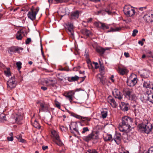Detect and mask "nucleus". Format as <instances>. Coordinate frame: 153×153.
<instances>
[{"label":"nucleus","mask_w":153,"mask_h":153,"mask_svg":"<svg viewBox=\"0 0 153 153\" xmlns=\"http://www.w3.org/2000/svg\"><path fill=\"white\" fill-rule=\"evenodd\" d=\"M83 33L87 36H89L91 33V32L89 30L86 29H85L83 30Z\"/></svg>","instance_id":"nucleus-42"},{"label":"nucleus","mask_w":153,"mask_h":153,"mask_svg":"<svg viewBox=\"0 0 153 153\" xmlns=\"http://www.w3.org/2000/svg\"><path fill=\"white\" fill-rule=\"evenodd\" d=\"M56 143L58 145L62 146L63 145V144L62 141L60 140L59 138H58V139L55 140V141L54 140Z\"/></svg>","instance_id":"nucleus-36"},{"label":"nucleus","mask_w":153,"mask_h":153,"mask_svg":"<svg viewBox=\"0 0 153 153\" xmlns=\"http://www.w3.org/2000/svg\"><path fill=\"white\" fill-rule=\"evenodd\" d=\"M104 69L105 68L104 66L102 65H100L99 69L100 72L101 73L103 74L104 73Z\"/></svg>","instance_id":"nucleus-45"},{"label":"nucleus","mask_w":153,"mask_h":153,"mask_svg":"<svg viewBox=\"0 0 153 153\" xmlns=\"http://www.w3.org/2000/svg\"><path fill=\"white\" fill-rule=\"evenodd\" d=\"M86 153H98L95 150L89 149Z\"/></svg>","instance_id":"nucleus-47"},{"label":"nucleus","mask_w":153,"mask_h":153,"mask_svg":"<svg viewBox=\"0 0 153 153\" xmlns=\"http://www.w3.org/2000/svg\"><path fill=\"white\" fill-rule=\"evenodd\" d=\"M20 50H23V48H20L13 47L10 48L8 50V52L10 54H12L16 52L19 53L20 52Z\"/></svg>","instance_id":"nucleus-17"},{"label":"nucleus","mask_w":153,"mask_h":153,"mask_svg":"<svg viewBox=\"0 0 153 153\" xmlns=\"http://www.w3.org/2000/svg\"><path fill=\"white\" fill-rule=\"evenodd\" d=\"M146 94L148 95V100L150 102L153 103V91L148 90L146 91Z\"/></svg>","instance_id":"nucleus-21"},{"label":"nucleus","mask_w":153,"mask_h":153,"mask_svg":"<svg viewBox=\"0 0 153 153\" xmlns=\"http://www.w3.org/2000/svg\"><path fill=\"white\" fill-rule=\"evenodd\" d=\"M71 115L73 117H74L79 119H82V117L80 115H78L77 114H75L74 113H71Z\"/></svg>","instance_id":"nucleus-38"},{"label":"nucleus","mask_w":153,"mask_h":153,"mask_svg":"<svg viewBox=\"0 0 153 153\" xmlns=\"http://www.w3.org/2000/svg\"><path fill=\"white\" fill-rule=\"evenodd\" d=\"M124 12L125 15L128 17L133 16L135 14L136 12L132 7L126 6L124 8Z\"/></svg>","instance_id":"nucleus-3"},{"label":"nucleus","mask_w":153,"mask_h":153,"mask_svg":"<svg viewBox=\"0 0 153 153\" xmlns=\"http://www.w3.org/2000/svg\"><path fill=\"white\" fill-rule=\"evenodd\" d=\"M109 28V25L107 24L102 23V22L100 29L103 30H105L108 29Z\"/></svg>","instance_id":"nucleus-31"},{"label":"nucleus","mask_w":153,"mask_h":153,"mask_svg":"<svg viewBox=\"0 0 153 153\" xmlns=\"http://www.w3.org/2000/svg\"><path fill=\"white\" fill-rule=\"evenodd\" d=\"M42 82L43 85L47 86H53L56 83L55 79L51 78L44 79Z\"/></svg>","instance_id":"nucleus-8"},{"label":"nucleus","mask_w":153,"mask_h":153,"mask_svg":"<svg viewBox=\"0 0 153 153\" xmlns=\"http://www.w3.org/2000/svg\"><path fill=\"white\" fill-rule=\"evenodd\" d=\"M88 66L89 68H91L92 66V64L91 63V62H89V63L88 64Z\"/></svg>","instance_id":"nucleus-62"},{"label":"nucleus","mask_w":153,"mask_h":153,"mask_svg":"<svg viewBox=\"0 0 153 153\" xmlns=\"http://www.w3.org/2000/svg\"><path fill=\"white\" fill-rule=\"evenodd\" d=\"M141 100L143 102H146L147 101V99L146 98V97H144V96H142L140 98Z\"/></svg>","instance_id":"nucleus-48"},{"label":"nucleus","mask_w":153,"mask_h":153,"mask_svg":"<svg viewBox=\"0 0 153 153\" xmlns=\"http://www.w3.org/2000/svg\"><path fill=\"white\" fill-rule=\"evenodd\" d=\"M16 65L18 67V70H19L22 68V63L21 62L19 61L17 62L16 63Z\"/></svg>","instance_id":"nucleus-46"},{"label":"nucleus","mask_w":153,"mask_h":153,"mask_svg":"<svg viewBox=\"0 0 153 153\" xmlns=\"http://www.w3.org/2000/svg\"><path fill=\"white\" fill-rule=\"evenodd\" d=\"M100 80V82L102 84H104L105 83V82L104 80H103V78L101 77V78H99Z\"/></svg>","instance_id":"nucleus-55"},{"label":"nucleus","mask_w":153,"mask_h":153,"mask_svg":"<svg viewBox=\"0 0 153 153\" xmlns=\"http://www.w3.org/2000/svg\"><path fill=\"white\" fill-rule=\"evenodd\" d=\"M70 129L71 131V132H72V131L73 130L76 133H79L78 131V126L77 124L75 122H72L71 123V124L70 126Z\"/></svg>","instance_id":"nucleus-19"},{"label":"nucleus","mask_w":153,"mask_h":153,"mask_svg":"<svg viewBox=\"0 0 153 153\" xmlns=\"http://www.w3.org/2000/svg\"><path fill=\"white\" fill-rule=\"evenodd\" d=\"M69 1V0H56V1L58 3H62L64 2H67Z\"/></svg>","instance_id":"nucleus-52"},{"label":"nucleus","mask_w":153,"mask_h":153,"mask_svg":"<svg viewBox=\"0 0 153 153\" xmlns=\"http://www.w3.org/2000/svg\"><path fill=\"white\" fill-rule=\"evenodd\" d=\"M143 18L147 22H152L153 21V14L152 13L146 14L143 16Z\"/></svg>","instance_id":"nucleus-13"},{"label":"nucleus","mask_w":153,"mask_h":153,"mask_svg":"<svg viewBox=\"0 0 153 153\" xmlns=\"http://www.w3.org/2000/svg\"><path fill=\"white\" fill-rule=\"evenodd\" d=\"M56 106L57 108H60V104L58 103H56Z\"/></svg>","instance_id":"nucleus-63"},{"label":"nucleus","mask_w":153,"mask_h":153,"mask_svg":"<svg viewBox=\"0 0 153 153\" xmlns=\"http://www.w3.org/2000/svg\"><path fill=\"white\" fill-rule=\"evenodd\" d=\"M67 27L68 28V33L71 35L72 36L73 35V24H68L67 25Z\"/></svg>","instance_id":"nucleus-28"},{"label":"nucleus","mask_w":153,"mask_h":153,"mask_svg":"<svg viewBox=\"0 0 153 153\" xmlns=\"http://www.w3.org/2000/svg\"><path fill=\"white\" fill-rule=\"evenodd\" d=\"M117 71L120 75H123L126 74L128 71L126 68L118 67Z\"/></svg>","instance_id":"nucleus-20"},{"label":"nucleus","mask_w":153,"mask_h":153,"mask_svg":"<svg viewBox=\"0 0 153 153\" xmlns=\"http://www.w3.org/2000/svg\"><path fill=\"white\" fill-rule=\"evenodd\" d=\"M89 131V129L88 127H85L82 128V133L83 134H84L86 132Z\"/></svg>","instance_id":"nucleus-44"},{"label":"nucleus","mask_w":153,"mask_h":153,"mask_svg":"<svg viewBox=\"0 0 153 153\" xmlns=\"http://www.w3.org/2000/svg\"><path fill=\"white\" fill-rule=\"evenodd\" d=\"M121 29V28L120 27H117L115 28H111L110 30L108 31V32H114L119 31Z\"/></svg>","instance_id":"nucleus-37"},{"label":"nucleus","mask_w":153,"mask_h":153,"mask_svg":"<svg viewBox=\"0 0 153 153\" xmlns=\"http://www.w3.org/2000/svg\"><path fill=\"white\" fill-rule=\"evenodd\" d=\"M24 32L23 30H21L18 31L16 34V38L18 40H22L24 35Z\"/></svg>","instance_id":"nucleus-23"},{"label":"nucleus","mask_w":153,"mask_h":153,"mask_svg":"<svg viewBox=\"0 0 153 153\" xmlns=\"http://www.w3.org/2000/svg\"><path fill=\"white\" fill-rule=\"evenodd\" d=\"M33 125L34 127L37 128L39 129L41 127L39 124L36 120L34 121V122L33 123Z\"/></svg>","instance_id":"nucleus-40"},{"label":"nucleus","mask_w":153,"mask_h":153,"mask_svg":"<svg viewBox=\"0 0 153 153\" xmlns=\"http://www.w3.org/2000/svg\"><path fill=\"white\" fill-rule=\"evenodd\" d=\"M16 79L15 76L11 77L7 82V88L9 90L12 89L16 87Z\"/></svg>","instance_id":"nucleus-4"},{"label":"nucleus","mask_w":153,"mask_h":153,"mask_svg":"<svg viewBox=\"0 0 153 153\" xmlns=\"http://www.w3.org/2000/svg\"><path fill=\"white\" fill-rule=\"evenodd\" d=\"M96 51L97 52L100 53L101 54H103L105 51L104 49L101 47L97 48L96 49Z\"/></svg>","instance_id":"nucleus-33"},{"label":"nucleus","mask_w":153,"mask_h":153,"mask_svg":"<svg viewBox=\"0 0 153 153\" xmlns=\"http://www.w3.org/2000/svg\"><path fill=\"white\" fill-rule=\"evenodd\" d=\"M142 153H153V148H150L148 151H144Z\"/></svg>","instance_id":"nucleus-43"},{"label":"nucleus","mask_w":153,"mask_h":153,"mask_svg":"<svg viewBox=\"0 0 153 153\" xmlns=\"http://www.w3.org/2000/svg\"><path fill=\"white\" fill-rule=\"evenodd\" d=\"M37 103L39 104L40 105L39 112L41 111L46 112L49 111V107L47 104L41 102H38Z\"/></svg>","instance_id":"nucleus-9"},{"label":"nucleus","mask_w":153,"mask_h":153,"mask_svg":"<svg viewBox=\"0 0 153 153\" xmlns=\"http://www.w3.org/2000/svg\"><path fill=\"white\" fill-rule=\"evenodd\" d=\"M4 73L6 76L8 77L11 75V73L9 68H7L6 70L4 71Z\"/></svg>","instance_id":"nucleus-35"},{"label":"nucleus","mask_w":153,"mask_h":153,"mask_svg":"<svg viewBox=\"0 0 153 153\" xmlns=\"http://www.w3.org/2000/svg\"><path fill=\"white\" fill-rule=\"evenodd\" d=\"M133 119L127 116H125L122 118V123L119 127V130L121 131H128L130 129L131 126L133 124Z\"/></svg>","instance_id":"nucleus-1"},{"label":"nucleus","mask_w":153,"mask_h":153,"mask_svg":"<svg viewBox=\"0 0 153 153\" xmlns=\"http://www.w3.org/2000/svg\"><path fill=\"white\" fill-rule=\"evenodd\" d=\"M124 55L126 57H129V54L128 53L125 52L124 53Z\"/></svg>","instance_id":"nucleus-60"},{"label":"nucleus","mask_w":153,"mask_h":153,"mask_svg":"<svg viewBox=\"0 0 153 153\" xmlns=\"http://www.w3.org/2000/svg\"><path fill=\"white\" fill-rule=\"evenodd\" d=\"M39 9L37 8L34 9L32 7L30 10L28 12L27 16L29 19H30L32 20H33L36 19V16L38 12Z\"/></svg>","instance_id":"nucleus-7"},{"label":"nucleus","mask_w":153,"mask_h":153,"mask_svg":"<svg viewBox=\"0 0 153 153\" xmlns=\"http://www.w3.org/2000/svg\"><path fill=\"white\" fill-rule=\"evenodd\" d=\"M103 139L105 141H111L113 140L112 135L111 134H108L106 133H105L103 134Z\"/></svg>","instance_id":"nucleus-25"},{"label":"nucleus","mask_w":153,"mask_h":153,"mask_svg":"<svg viewBox=\"0 0 153 153\" xmlns=\"http://www.w3.org/2000/svg\"><path fill=\"white\" fill-rule=\"evenodd\" d=\"M98 138L97 135L91 133L87 136L83 137L82 138L86 142H88L92 139L94 140L97 139Z\"/></svg>","instance_id":"nucleus-10"},{"label":"nucleus","mask_w":153,"mask_h":153,"mask_svg":"<svg viewBox=\"0 0 153 153\" xmlns=\"http://www.w3.org/2000/svg\"><path fill=\"white\" fill-rule=\"evenodd\" d=\"M139 127L143 129L146 133L148 134L151 131L153 126L151 123L147 122V123L145 124H142L139 125Z\"/></svg>","instance_id":"nucleus-5"},{"label":"nucleus","mask_w":153,"mask_h":153,"mask_svg":"<svg viewBox=\"0 0 153 153\" xmlns=\"http://www.w3.org/2000/svg\"><path fill=\"white\" fill-rule=\"evenodd\" d=\"M108 102L110 104L113 108H116L117 105V103L116 102L114 99L111 96L108 97L107 98Z\"/></svg>","instance_id":"nucleus-15"},{"label":"nucleus","mask_w":153,"mask_h":153,"mask_svg":"<svg viewBox=\"0 0 153 153\" xmlns=\"http://www.w3.org/2000/svg\"><path fill=\"white\" fill-rule=\"evenodd\" d=\"M51 137L54 138L55 140L58 139L59 138V135L58 133L55 130H52L51 132Z\"/></svg>","instance_id":"nucleus-27"},{"label":"nucleus","mask_w":153,"mask_h":153,"mask_svg":"<svg viewBox=\"0 0 153 153\" xmlns=\"http://www.w3.org/2000/svg\"><path fill=\"white\" fill-rule=\"evenodd\" d=\"M16 137L20 142L22 143H24L25 140L22 138L21 135H18L16 136Z\"/></svg>","instance_id":"nucleus-39"},{"label":"nucleus","mask_w":153,"mask_h":153,"mask_svg":"<svg viewBox=\"0 0 153 153\" xmlns=\"http://www.w3.org/2000/svg\"><path fill=\"white\" fill-rule=\"evenodd\" d=\"M112 94L114 97L119 100H121L123 98V95L120 93V91L117 89H115L112 91Z\"/></svg>","instance_id":"nucleus-11"},{"label":"nucleus","mask_w":153,"mask_h":153,"mask_svg":"<svg viewBox=\"0 0 153 153\" xmlns=\"http://www.w3.org/2000/svg\"><path fill=\"white\" fill-rule=\"evenodd\" d=\"M93 64L94 65V67L95 69H97L99 67V66L98 63L93 62Z\"/></svg>","instance_id":"nucleus-53"},{"label":"nucleus","mask_w":153,"mask_h":153,"mask_svg":"<svg viewBox=\"0 0 153 153\" xmlns=\"http://www.w3.org/2000/svg\"><path fill=\"white\" fill-rule=\"evenodd\" d=\"M131 20L130 19H128L126 20L127 23H129V22H131Z\"/></svg>","instance_id":"nucleus-59"},{"label":"nucleus","mask_w":153,"mask_h":153,"mask_svg":"<svg viewBox=\"0 0 153 153\" xmlns=\"http://www.w3.org/2000/svg\"><path fill=\"white\" fill-rule=\"evenodd\" d=\"M138 43L141 46H142L143 44V43L141 40L139 41Z\"/></svg>","instance_id":"nucleus-64"},{"label":"nucleus","mask_w":153,"mask_h":153,"mask_svg":"<svg viewBox=\"0 0 153 153\" xmlns=\"http://www.w3.org/2000/svg\"><path fill=\"white\" fill-rule=\"evenodd\" d=\"M123 94L125 97L131 100H134L136 96L133 90L131 89H125L123 90Z\"/></svg>","instance_id":"nucleus-2"},{"label":"nucleus","mask_w":153,"mask_h":153,"mask_svg":"<svg viewBox=\"0 0 153 153\" xmlns=\"http://www.w3.org/2000/svg\"><path fill=\"white\" fill-rule=\"evenodd\" d=\"M82 121L84 122V120H86L88 122L90 120L91 118L87 117H82Z\"/></svg>","instance_id":"nucleus-50"},{"label":"nucleus","mask_w":153,"mask_h":153,"mask_svg":"<svg viewBox=\"0 0 153 153\" xmlns=\"http://www.w3.org/2000/svg\"><path fill=\"white\" fill-rule=\"evenodd\" d=\"M148 57L153 58V52L149 51L148 53Z\"/></svg>","instance_id":"nucleus-51"},{"label":"nucleus","mask_w":153,"mask_h":153,"mask_svg":"<svg viewBox=\"0 0 153 153\" xmlns=\"http://www.w3.org/2000/svg\"><path fill=\"white\" fill-rule=\"evenodd\" d=\"M93 19L92 18H90V19H87V22L88 23L91 22L92 20Z\"/></svg>","instance_id":"nucleus-61"},{"label":"nucleus","mask_w":153,"mask_h":153,"mask_svg":"<svg viewBox=\"0 0 153 153\" xmlns=\"http://www.w3.org/2000/svg\"><path fill=\"white\" fill-rule=\"evenodd\" d=\"M31 41V39L30 38H27L25 41V43L26 44H28Z\"/></svg>","instance_id":"nucleus-54"},{"label":"nucleus","mask_w":153,"mask_h":153,"mask_svg":"<svg viewBox=\"0 0 153 153\" xmlns=\"http://www.w3.org/2000/svg\"><path fill=\"white\" fill-rule=\"evenodd\" d=\"M140 76L143 78H147L149 77L150 72L149 70L143 69L141 70L140 72Z\"/></svg>","instance_id":"nucleus-16"},{"label":"nucleus","mask_w":153,"mask_h":153,"mask_svg":"<svg viewBox=\"0 0 153 153\" xmlns=\"http://www.w3.org/2000/svg\"><path fill=\"white\" fill-rule=\"evenodd\" d=\"M6 121V116L3 114L0 115V122H4Z\"/></svg>","instance_id":"nucleus-34"},{"label":"nucleus","mask_w":153,"mask_h":153,"mask_svg":"<svg viewBox=\"0 0 153 153\" xmlns=\"http://www.w3.org/2000/svg\"><path fill=\"white\" fill-rule=\"evenodd\" d=\"M101 115L103 118H105L107 115V111H102Z\"/></svg>","instance_id":"nucleus-41"},{"label":"nucleus","mask_w":153,"mask_h":153,"mask_svg":"<svg viewBox=\"0 0 153 153\" xmlns=\"http://www.w3.org/2000/svg\"><path fill=\"white\" fill-rule=\"evenodd\" d=\"M138 31L137 30H134L133 31V33L132 34V36L134 37L136 35V34L138 33Z\"/></svg>","instance_id":"nucleus-49"},{"label":"nucleus","mask_w":153,"mask_h":153,"mask_svg":"<svg viewBox=\"0 0 153 153\" xmlns=\"http://www.w3.org/2000/svg\"><path fill=\"white\" fill-rule=\"evenodd\" d=\"M137 79L136 75L134 74H132L130 76L126 82L128 85L131 87L137 83Z\"/></svg>","instance_id":"nucleus-6"},{"label":"nucleus","mask_w":153,"mask_h":153,"mask_svg":"<svg viewBox=\"0 0 153 153\" xmlns=\"http://www.w3.org/2000/svg\"><path fill=\"white\" fill-rule=\"evenodd\" d=\"M41 50L42 54V55L43 56L44 55V53H43V47H42V45L41 44Z\"/></svg>","instance_id":"nucleus-57"},{"label":"nucleus","mask_w":153,"mask_h":153,"mask_svg":"<svg viewBox=\"0 0 153 153\" xmlns=\"http://www.w3.org/2000/svg\"><path fill=\"white\" fill-rule=\"evenodd\" d=\"M102 22L100 21L96 22L94 23V25L96 27L100 29Z\"/></svg>","instance_id":"nucleus-32"},{"label":"nucleus","mask_w":153,"mask_h":153,"mask_svg":"<svg viewBox=\"0 0 153 153\" xmlns=\"http://www.w3.org/2000/svg\"><path fill=\"white\" fill-rule=\"evenodd\" d=\"M120 134L119 133L116 134L114 138V141L116 143L118 144L121 140Z\"/></svg>","instance_id":"nucleus-29"},{"label":"nucleus","mask_w":153,"mask_h":153,"mask_svg":"<svg viewBox=\"0 0 153 153\" xmlns=\"http://www.w3.org/2000/svg\"><path fill=\"white\" fill-rule=\"evenodd\" d=\"M79 12L78 10L71 12L70 14V19H77L79 17Z\"/></svg>","instance_id":"nucleus-18"},{"label":"nucleus","mask_w":153,"mask_h":153,"mask_svg":"<svg viewBox=\"0 0 153 153\" xmlns=\"http://www.w3.org/2000/svg\"><path fill=\"white\" fill-rule=\"evenodd\" d=\"M74 94V93L73 91H70L68 92L65 93L64 95L68 98L70 102L71 103Z\"/></svg>","instance_id":"nucleus-14"},{"label":"nucleus","mask_w":153,"mask_h":153,"mask_svg":"<svg viewBox=\"0 0 153 153\" xmlns=\"http://www.w3.org/2000/svg\"><path fill=\"white\" fill-rule=\"evenodd\" d=\"M13 119L14 120L12 122L13 123H19L22 120H23V117L20 114H15L13 115Z\"/></svg>","instance_id":"nucleus-12"},{"label":"nucleus","mask_w":153,"mask_h":153,"mask_svg":"<svg viewBox=\"0 0 153 153\" xmlns=\"http://www.w3.org/2000/svg\"><path fill=\"white\" fill-rule=\"evenodd\" d=\"M121 109L124 111H127L128 110V104L124 102H122L120 105Z\"/></svg>","instance_id":"nucleus-26"},{"label":"nucleus","mask_w":153,"mask_h":153,"mask_svg":"<svg viewBox=\"0 0 153 153\" xmlns=\"http://www.w3.org/2000/svg\"><path fill=\"white\" fill-rule=\"evenodd\" d=\"M143 86L144 87L147 88L151 89L152 90H151L152 91H153V85L152 83H150L148 81L144 82ZM149 90H150V89Z\"/></svg>","instance_id":"nucleus-24"},{"label":"nucleus","mask_w":153,"mask_h":153,"mask_svg":"<svg viewBox=\"0 0 153 153\" xmlns=\"http://www.w3.org/2000/svg\"><path fill=\"white\" fill-rule=\"evenodd\" d=\"M79 77L77 76H74L70 77L68 78V79L69 82H72L77 80Z\"/></svg>","instance_id":"nucleus-30"},{"label":"nucleus","mask_w":153,"mask_h":153,"mask_svg":"<svg viewBox=\"0 0 153 153\" xmlns=\"http://www.w3.org/2000/svg\"><path fill=\"white\" fill-rule=\"evenodd\" d=\"M7 139L9 141H12L13 140V137H7Z\"/></svg>","instance_id":"nucleus-56"},{"label":"nucleus","mask_w":153,"mask_h":153,"mask_svg":"<svg viewBox=\"0 0 153 153\" xmlns=\"http://www.w3.org/2000/svg\"><path fill=\"white\" fill-rule=\"evenodd\" d=\"M128 131H122L123 132L122 134V138L125 142H127V140L128 141L130 140V137L128 136V133L130 130V129L128 130Z\"/></svg>","instance_id":"nucleus-22"},{"label":"nucleus","mask_w":153,"mask_h":153,"mask_svg":"<svg viewBox=\"0 0 153 153\" xmlns=\"http://www.w3.org/2000/svg\"><path fill=\"white\" fill-rule=\"evenodd\" d=\"M41 88L44 91L46 90L47 89V88L45 86H42L41 87Z\"/></svg>","instance_id":"nucleus-58"}]
</instances>
